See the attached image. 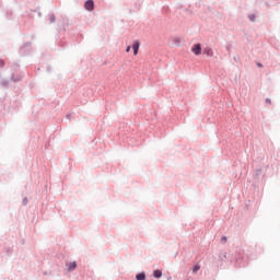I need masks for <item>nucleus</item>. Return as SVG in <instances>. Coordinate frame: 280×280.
Masks as SVG:
<instances>
[{"label":"nucleus","mask_w":280,"mask_h":280,"mask_svg":"<svg viewBox=\"0 0 280 280\" xmlns=\"http://www.w3.org/2000/svg\"><path fill=\"white\" fill-rule=\"evenodd\" d=\"M57 30L59 34H62V32H67V30H69V20L65 18L58 20Z\"/></svg>","instance_id":"obj_1"},{"label":"nucleus","mask_w":280,"mask_h":280,"mask_svg":"<svg viewBox=\"0 0 280 280\" xmlns=\"http://www.w3.org/2000/svg\"><path fill=\"white\" fill-rule=\"evenodd\" d=\"M5 62L3 60H0V67H3Z\"/></svg>","instance_id":"obj_16"},{"label":"nucleus","mask_w":280,"mask_h":280,"mask_svg":"<svg viewBox=\"0 0 280 280\" xmlns=\"http://www.w3.org/2000/svg\"><path fill=\"white\" fill-rule=\"evenodd\" d=\"M141 47V42L136 40L133 42L131 48L133 49V56H137L139 54V48Z\"/></svg>","instance_id":"obj_4"},{"label":"nucleus","mask_w":280,"mask_h":280,"mask_svg":"<svg viewBox=\"0 0 280 280\" xmlns=\"http://www.w3.org/2000/svg\"><path fill=\"white\" fill-rule=\"evenodd\" d=\"M258 65V67H264L261 63H257Z\"/></svg>","instance_id":"obj_19"},{"label":"nucleus","mask_w":280,"mask_h":280,"mask_svg":"<svg viewBox=\"0 0 280 280\" xmlns=\"http://www.w3.org/2000/svg\"><path fill=\"white\" fill-rule=\"evenodd\" d=\"M153 277H155V279H161L163 277V272L161 270H155L153 272Z\"/></svg>","instance_id":"obj_9"},{"label":"nucleus","mask_w":280,"mask_h":280,"mask_svg":"<svg viewBox=\"0 0 280 280\" xmlns=\"http://www.w3.org/2000/svg\"><path fill=\"white\" fill-rule=\"evenodd\" d=\"M248 19L252 21V23H255V19H257V16L255 14H249Z\"/></svg>","instance_id":"obj_13"},{"label":"nucleus","mask_w":280,"mask_h":280,"mask_svg":"<svg viewBox=\"0 0 280 280\" xmlns=\"http://www.w3.org/2000/svg\"><path fill=\"white\" fill-rule=\"evenodd\" d=\"M84 8H85V10H88V12H93V10H95V1L86 0L84 2Z\"/></svg>","instance_id":"obj_2"},{"label":"nucleus","mask_w":280,"mask_h":280,"mask_svg":"<svg viewBox=\"0 0 280 280\" xmlns=\"http://www.w3.org/2000/svg\"><path fill=\"white\" fill-rule=\"evenodd\" d=\"M48 21L50 24L56 23V14L54 13L48 14Z\"/></svg>","instance_id":"obj_6"},{"label":"nucleus","mask_w":280,"mask_h":280,"mask_svg":"<svg viewBox=\"0 0 280 280\" xmlns=\"http://www.w3.org/2000/svg\"><path fill=\"white\" fill-rule=\"evenodd\" d=\"M141 10V3H136L135 4V10L130 9L129 12L132 14V12H139Z\"/></svg>","instance_id":"obj_8"},{"label":"nucleus","mask_w":280,"mask_h":280,"mask_svg":"<svg viewBox=\"0 0 280 280\" xmlns=\"http://www.w3.org/2000/svg\"><path fill=\"white\" fill-rule=\"evenodd\" d=\"M180 43H183V40H180V38H178V37H174V38H173V44H174L176 47H178V46L180 45Z\"/></svg>","instance_id":"obj_10"},{"label":"nucleus","mask_w":280,"mask_h":280,"mask_svg":"<svg viewBox=\"0 0 280 280\" xmlns=\"http://www.w3.org/2000/svg\"><path fill=\"white\" fill-rule=\"evenodd\" d=\"M78 268V265L75 262H69L68 264V270L71 272Z\"/></svg>","instance_id":"obj_7"},{"label":"nucleus","mask_w":280,"mask_h":280,"mask_svg":"<svg viewBox=\"0 0 280 280\" xmlns=\"http://www.w3.org/2000/svg\"><path fill=\"white\" fill-rule=\"evenodd\" d=\"M266 103H267V104H271L272 102L270 101V98H267V100H266Z\"/></svg>","instance_id":"obj_18"},{"label":"nucleus","mask_w":280,"mask_h":280,"mask_svg":"<svg viewBox=\"0 0 280 280\" xmlns=\"http://www.w3.org/2000/svg\"><path fill=\"white\" fill-rule=\"evenodd\" d=\"M137 280H145V273H139L136 276Z\"/></svg>","instance_id":"obj_11"},{"label":"nucleus","mask_w":280,"mask_h":280,"mask_svg":"<svg viewBox=\"0 0 280 280\" xmlns=\"http://www.w3.org/2000/svg\"><path fill=\"white\" fill-rule=\"evenodd\" d=\"M191 51L195 56H200V54H202V46L200 44H195L191 47Z\"/></svg>","instance_id":"obj_3"},{"label":"nucleus","mask_w":280,"mask_h":280,"mask_svg":"<svg viewBox=\"0 0 280 280\" xmlns=\"http://www.w3.org/2000/svg\"><path fill=\"white\" fill-rule=\"evenodd\" d=\"M221 242L226 243V236H223V237L221 238Z\"/></svg>","instance_id":"obj_17"},{"label":"nucleus","mask_w":280,"mask_h":280,"mask_svg":"<svg viewBox=\"0 0 280 280\" xmlns=\"http://www.w3.org/2000/svg\"><path fill=\"white\" fill-rule=\"evenodd\" d=\"M131 48H132V46H127V48H126L127 54L130 51Z\"/></svg>","instance_id":"obj_15"},{"label":"nucleus","mask_w":280,"mask_h":280,"mask_svg":"<svg viewBox=\"0 0 280 280\" xmlns=\"http://www.w3.org/2000/svg\"><path fill=\"white\" fill-rule=\"evenodd\" d=\"M198 270H200V265H196V266L192 268V272H194V273L198 272Z\"/></svg>","instance_id":"obj_14"},{"label":"nucleus","mask_w":280,"mask_h":280,"mask_svg":"<svg viewBox=\"0 0 280 280\" xmlns=\"http://www.w3.org/2000/svg\"><path fill=\"white\" fill-rule=\"evenodd\" d=\"M14 16V13L12 12V10H7L5 11V19H8L9 21H11V19Z\"/></svg>","instance_id":"obj_5"},{"label":"nucleus","mask_w":280,"mask_h":280,"mask_svg":"<svg viewBox=\"0 0 280 280\" xmlns=\"http://www.w3.org/2000/svg\"><path fill=\"white\" fill-rule=\"evenodd\" d=\"M203 52L207 54L208 56H213V50H211V48H206Z\"/></svg>","instance_id":"obj_12"}]
</instances>
